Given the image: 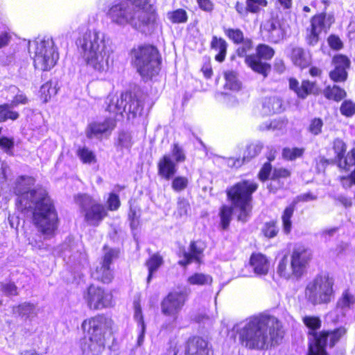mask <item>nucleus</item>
<instances>
[{
  "mask_svg": "<svg viewBox=\"0 0 355 355\" xmlns=\"http://www.w3.org/2000/svg\"><path fill=\"white\" fill-rule=\"evenodd\" d=\"M188 179L185 177L178 176L172 181L171 187L177 192L185 189L188 186Z\"/></svg>",
  "mask_w": 355,
  "mask_h": 355,
  "instance_id": "nucleus-52",
  "label": "nucleus"
},
{
  "mask_svg": "<svg viewBox=\"0 0 355 355\" xmlns=\"http://www.w3.org/2000/svg\"><path fill=\"white\" fill-rule=\"evenodd\" d=\"M163 263L162 257L158 254H153L146 261V266L148 269V276L147 283L148 284L152 278L153 273L155 272Z\"/></svg>",
  "mask_w": 355,
  "mask_h": 355,
  "instance_id": "nucleus-33",
  "label": "nucleus"
},
{
  "mask_svg": "<svg viewBox=\"0 0 355 355\" xmlns=\"http://www.w3.org/2000/svg\"><path fill=\"white\" fill-rule=\"evenodd\" d=\"M123 93L119 98L114 96H109L107 98L108 105L106 110L114 114H122L125 110L123 102Z\"/></svg>",
  "mask_w": 355,
  "mask_h": 355,
  "instance_id": "nucleus-31",
  "label": "nucleus"
},
{
  "mask_svg": "<svg viewBox=\"0 0 355 355\" xmlns=\"http://www.w3.org/2000/svg\"><path fill=\"white\" fill-rule=\"evenodd\" d=\"M257 189V184L254 181L244 180L240 182L227 191V196L234 208H238L240 213L238 220L246 222L251 211L250 202L252 194Z\"/></svg>",
  "mask_w": 355,
  "mask_h": 355,
  "instance_id": "nucleus-8",
  "label": "nucleus"
},
{
  "mask_svg": "<svg viewBox=\"0 0 355 355\" xmlns=\"http://www.w3.org/2000/svg\"><path fill=\"white\" fill-rule=\"evenodd\" d=\"M242 46L237 49V53L239 57H246V53L252 48V42L250 39L243 38L241 42Z\"/></svg>",
  "mask_w": 355,
  "mask_h": 355,
  "instance_id": "nucleus-58",
  "label": "nucleus"
},
{
  "mask_svg": "<svg viewBox=\"0 0 355 355\" xmlns=\"http://www.w3.org/2000/svg\"><path fill=\"white\" fill-rule=\"evenodd\" d=\"M304 149L302 148H285L283 150L282 155L284 158L288 160H294L302 156Z\"/></svg>",
  "mask_w": 355,
  "mask_h": 355,
  "instance_id": "nucleus-45",
  "label": "nucleus"
},
{
  "mask_svg": "<svg viewBox=\"0 0 355 355\" xmlns=\"http://www.w3.org/2000/svg\"><path fill=\"white\" fill-rule=\"evenodd\" d=\"M324 96L329 99L334 100L335 101H340L343 99L347 94L343 89H341L340 87L334 85L332 87L327 86L323 92Z\"/></svg>",
  "mask_w": 355,
  "mask_h": 355,
  "instance_id": "nucleus-32",
  "label": "nucleus"
},
{
  "mask_svg": "<svg viewBox=\"0 0 355 355\" xmlns=\"http://www.w3.org/2000/svg\"><path fill=\"white\" fill-rule=\"evenodd\" d=\"M263 113L270 115L281 112L282 109V101L277 96L266 97L263 101Z\"/></svg>",
  "mask_w": 355,
  "mask_h": 355,
  "instance_id": "nucleus-29",
  "label": "nucleus"
},
{
  "mask_svg": "<svg viewBox=\"0 0 355 355\" xmlns=\"http://www.w3.org/2000/svg\"><path fill=\"white\" fill-rule=\"evenodd\" d=\"M334 150L336 153V158L338 161H339L344 157V155L346 152V144L343 140L336 139L334 141Z\"/></svg>",
  "mask_w": 355,
  "mask_h": 355,
  "instance_id": "nucleus-53",
  "label": "nucleus"
},
{
  "mask_svg": "<svg viewBox=\"0 0 355 355\" xmlns=\"http://www.w3.org/2000/svg\"><path fill=\"white\" fill-rule=\"evenodd\" d=\"M355 304V297L348 290L344 291L337 302V306L342 309H350Z\"/></svg>",
  "mask_w": 355,
  "mask_h": 355,
  "instance_id": "nucleus-38",
  "label": "nucleus"
},
{
  "mask_svg": "<svg viewBox=\"0 0 355 355\" xmlns=\"http://www.w3.org/2000/svg\"><path fill=\"white\" fill-rule=\"evenodd\" d=\"M266 0H246L248 9L250 12L257 13L261 8L267 6Z\"/></svg>",
  "mask_w": 355,
  "mask_h": 355,
  "instance_id": "nucleus-48",
  "label": "nucleus"
},
{
  "mask_svg": "<svg viewBox=\"0 0 355 355\" xmlns=\"http://www.w3.org/2000/svg\"><path fill=\"white\" fill-rule=\"evenodd\" d=\"M85 299L90 309L101 310L111 306L112 296L103 288L91 285L87 288Z\"/></svg>",
  "mask_w": 355,
  "mask_h": 355,
  "instance_id": "nucleus-15",
  "label": "nucleus"
},
{
  "mask_svg": "<svg viewBox=\"0 0 355 355\" xmlns=\"http://www.w3.org/2000/svg\"><path fill=\"white\" fill-rule=\"evenodd\" d=\"M181 349V346L175 341H171L169 347L163 355H180L179 352Z\"/></svg>",
  "mask_w": 355,
  "mask_h": 355,
  "instance_id": "nucleus-63",
  "label": "nucleus"
},
{
  "mask_svg": "<svg viewBox=\"0 0 355 355\" xmlns=\"http://www.w3.org/2000/svg\"><path fill=\"white\" fill-rule=\"evenodd\" d=\"M12 313L14 317L20 318L24 321H31L37 315L36 306L27 302L13 306Z\"/></svg>",
  "mask_w": 355,
  "mask_h": 355,
  "instance_id": "nucleus-23",
  "label": "nucleus"
},
{
  "mask_svg": "<svg viewBox=\"0 0 355 355\" xmlns=\"http://www.w3.org/2000/svg\"><path fill=\"white\" fill-rule=\"evenodd\" d=\"M334 69L329 72L330 78L334 82H344L347 78V69L349 67L350 60L347 57L338 55L333 58Z\"/></svg>",
  "mask_w": 355,
  "mask_h": 355,
  "instance_id": "nucleus-20",
  "label": "nucleus"
},
{
  "mask_svg": "<svg viewBox=\"0 0 355 355\" xmlns=\"http://www.w3.org/2000/svg\"><path fill=\"white\" fill-rule=\"evenodd\" d=\"M126 1L130 3L136 9L146 10L151 12L156 17V13L152 6L149 3V0H127Z\"/></svg>",
  "mask_w": 355,
  "mask_h": 355,
  "instance_id": "nucleus-50",
  "label": "nucleus"
},
{
  "mask_svg": "<svg viewBox=\"0 0 355 355\" xmlns=\"http://www.w3.org/2000/svg\"><path fill=\"white\" fill-rule=\"evenodd\" d=\"M75 203L84 214L85 220L90 225L98 226L107 216L105 205L98 203L86 193H78L74 196Z\"/></svg>",
  "mask_w": 355,
  "mask_h": 355,
  "instance_id": "nucleus-10",
  "label": "nucleus"
},
{
  "mask_svg": "<svg viewBox=\"0 0 355 355\" xmlns=\"http://www.w3.org/2000/svg\"><path fill=\"white\" fill-rule=\"evenodd\" d=\"M15 146L13 137H0V148L6 153L10 152Z\"/></svg>",
  "mask_w": 355,
  "mask_h": 355,
  "instance_id": "nucleus-54",
  "label": "nucleus"
},
{
  "mask_svg": "<svg viewBox=\"0 0 355 355\" xmlns=\"http://www.w3.org/2000/svg\"><path fill=\"white\" fill-rule=\"evenodd\" d=\"M256 54L245 57V62L254 72L266 78L270 71L271 66L268 63L262 62L261 59L270 60L274 54V49L266 44H259L256 49Z\"/></svg>",
  "mask_w": 355,
  "mask_h": 355,
  "instance_id": "nucleus-11",
  "label": "nucleus"
},
{
  "mask_svg": "<svg viewBox=\"0 0 355 355\" xmlns=\"http://www.w3.org/2000/svg\"><path fill=\"white\" fill-rule=\"evenodd\" d=\"M123 102L125 106V112L128 114V118H135L137 116H140L144 108V98L142 95L123 93Z\"/></svg>",
  "mask_w": 355,
  "mask_h": 355,
  "instance_id": "nucleus-21",
  "label": "nucleus"
},
{
  "mask_svg": "<svg viewBox=\"0 0 355 355\" xmlns=\"http://www.w3.org/2000/svg\"><path fill=\"white\" fill-rule=\"evenodd\" d=\"M206 248L205 243L200 240L191 241L188 251L183 252L184 258L178 261L180 266H186L195 261L200 263Z\"/></svg>",
  "mask_w": 355,
  "mask_h": 355,
  "instance_id": "nucleus-19",
  "label": "nucleus"
},
{
  "mask_svg": "<svg viewBox=\"0 0 355 355\" xmlns=\"http://www.w3.org/2000/svg\"><path fill=\"white\" fill-rule=\"evenodd\" d=\"M190 209L189 202L184 199H180L178 202L177 214L180 217L187 216Z\"/></svg>",
  "mask_w": 355,
  "mask_h": 355,
  "instance_id": "nucleus-60",
  "label": "nucleus"
},
{
  "mask_svg": "<svg viewBox=\"0 0 355 355\" xmlns=\"http://www.w3.org/2000/svg\"><path fill=\"white\" fill-rule=\"evenodd\" d=\"M312 258L311 250L304 246L294 248L291 254V268L294 277H300Z\"/></svg>",
  "mask_w": 355,
  "mask_h": 355,
  "instance_id": "nucleus-16",
  "label": "nucleus"
},
{
  "mask_svg": "<svg viewBox=\"0 0 355 355\" xmlns=\"http://www.w3.org/2000/svg\"><path fill=\"white\" fill-rule=\"evenodd\" d=\"M294 209V205H291L284 209L282 216L283 231L286 234H288L291 231L292 222L291 219L293 215Z\"/></svg>",
  "mask_w": 355,
  "mask_h": 355,
  "instance_id": "nucleus-35",
  "label": "nucleus"
},
{
  "mask_svg": "<svg viewBox=\"0 0 355 355\" xmlns=\"http://www.w3.org/2000/svg\"><path fill=\"white\" fill-rule=\"evenodd\" d=\"M28 103V98L21 92H19L13 98L11 103H10L14 107H17L19 105H26Z\"/></svg>",
  "mask_w": 355,
  "mask_h": 355,
  "instance_id": "nucleus-62",
  "label": "nucleus"
},
{
  "mask_svg": "<svg viewBox=\"0 0 355 355\" xmlns=\"http://www.w3.org/2000/svg\"><path fill=\"white\" fill-rule=\"evenodd\" d=\"M261 27L266 40L270 42L278 43L286 37V26L276 19L266 21Z\"/></svg>",
  "mask_w": 355,
  "mask_h": 355,
  "instance_id": "nucleus-18",
  "label": "nucleus"
},
{
  "mask_svg": "<svg viewBox=\"0 0 355 355\" xmlns=\"http://www.w3.org/2000/svg\"><path fill=\"white\" fill-rule=\"evenodd\" d=\"M291 59L295 66L301 69L308 67L312 62L310 52L300 46L292 49Z\"/></svg>",
  "mask_w": 355,
  "mask_h": 355,
  "instance_id": "nucleus-25",
  "label": "nucleus"
},
{
  "mask_svg": "<svg viewBox=\"0 0 355 355\" xmlns=\"http://www.w3.org/2000/svg\"><path fill=\"white\" fill-rule=\"evenodd\" d=\"M104 254L99 266L92 272V277L104 284L110 283L114 278L113 270L110 265L112 261L118 258L119 251L116 249L110 248L106 245L103 248Z\"/></svg>",
  "mask_w": 355,
  "mask_h": 355,
  "instance_id": "nucleus-13",
  "label": "nucleus"
},
{
  "mask_svg": "<svg viewBox=\"0 0 355 355\" xmlns=\"http://www.w3.org/2000/svg\"><path fill=\"white\" fill-rule=\"evenodd\" d=\"M263 145L260 141L251 143L247 146L243 156V160L250 159L258 155L263 149Z\"/></svg>",
  "mask_w": 355,
  "mask_h": 355,
  "instance_id": "nucleus-42",
  "label": "nucleus"
},
{
  "mask_svg": "<svg viewBox=\"0 0 355 355\" xmlns=\"http://www.w3.org/2000/svg\"><path fill=\"white\" fill-rule=\"evenodd\" d=\"M227 44L226 41L221 38L213 36L211 42V48L217 51L218 53L215 56L216 60L223 62L226 56Z\"/></svg>",
  "mask_w": 355,
  "mask_h": 355,
  "instance_id": "nucleus-30",
  "label": "nucleus"
},
{
  "mask_svg": "<svg viewBox=\"0 0 355 355\" xmlns=\"http://www.w3.org/2000/svg\"><path fill=\"white\" fill-rule=\"evenodd\" d=\"M232 209L227 206H223L220 211V221H221V226L223 230H226L230 225V223L232 219Z\"/></svg>",
  "mask_w": 355,
  "mask_h": 355,
  "instance_id": "nucleus-44",
  "label": "nucleus"
},
{
  "mask_svg": "<svg viewBox=\"0 0 355 355\" xmlns=\"http://www.w3.org/2000/svg\"><path fill=\"white\" fill-rule=\"evenodd\" d=\"M132 62L141 76L153 77L160 70L161 60L157 49L151 45L140 46L131 51Z\"/></svg>",
  "mask_w": 355,
  "mask_h": 355,
  "instance_id": "nucleus-7",
  "label": "nucleus"
},
{
  "mask_svg": "<svg viewBox=\"0 0 355 355\" xmlns=\"http://www.w3.org/2000/svg\"><path fill=\"white\" fill-rule=\"evenodd\" d=\"M250 265L257 275H265L269 269V261L266 257L261 253H254L251 255Z\"/></svg>",
  "mask_w": 355,
  "mask_h": 355,
  "instance_id": "nucleus-27",
  "label": "nucleus"
},
{
  "mask_svg": "<svg viewBox=\"0 0 355 355\" xmlns=\"http://www.w3.org/2000/svg\"><path fill=\"white\" fill-rule=\"evenodd\" d=\"M134 318L137 322L138 327H142V324L145 325L141 308L139 300L134 301Z\"/></svg>",
  "mask_w": 355,
  "mask_h": 355,
  "instance_id": "nucleus-57",
  "label": "nucleus"
},
{
  "mask_svg": "<svg viewBox=\"0 0 355 355\" xmlns=\"http://www.w3.org/2000/svg\"><path fill=\"white\" fill-rule=\"evenodd\" d=\"M115 126L114 121L110 118L102 122H94L89 124L87 135L88 137H98L107 132H110Z\"/></svg>",
  "mask_w": 355,
  "mask_h": 355,
  "instance_id": "nucleus-26",
  "label": "nucleus"
},
{
  "mask_svg": "<svg viewBox=\"0 0 355 355\" xmlns=\"http://www.w3.org/2000/svg\"><path fill=\"white\" fill-rule=\"evenodd\" d=\"M225 87L227 89L238 91L241 88V82L238 80L236 73L233 71L225 72Z\"/></svg>",
  "mask_w": 355,
  "mask_h": 355,
  "instance_id": "nucleus-37",
  "label": "nucleus"
},
{
  "mask_svg": "<svg viewBox=\"0 0 355 355\" xmlns=\"http://www.w3.org/2000/svg\"><path fill=\"white\" fill-rule=\"evenodd\" d=\"M172 155L177 163L184 162L186 159L182 148L178 144H174L172 148Z\"/></svg>",
  "mask_w": 355,
  "mask_h": 355,
  "instance_id": "nucleus-61",
  "label": "nucleus"
},
{
  "mask_svg": "<svg viewBox=\"0 0 355 355\" xmlns=\"http://www.w3.org/2000/svg\"><path fill=\"white\" fill-rule=\"evenodd\" d=\"M187 295L186 291H173L168 293L162 303L163 313L173 316V320H175L177 313L183 307Z\"/></svg>",
  "mask_w": 355,
  "mask_h": 355,
  "instance_id": "nucleus-17",
  "label": "nucleus"
},
{
  "mask_svg": "<svg viewBox=\"0 0 355 355\" xmlns=\"http://www.w3.org/2000/svg\"><path fill=\"white\" fill-rule=\"evenodd\" d=\"M334 280L328 275H318L307 283L304 289L306 302L313 306L327 305L335 298Z\"/></svg>",
  "mask_w": 355,
  "mask_h": 355,
  "instance_id": "nucleus-6",
  "label": "nucleus"
},
{
  "mask_svg": "<svg viewBox=\"0 0 355 355\" xmlns=\"http://www.w3.org/2000/svg\"><path fill=\"white\" fill-rule=\"evenodd\" d=\"M238 334L241 345L250 349H268L278 344L283 337L280 322L263 314L248 318Z\"/></svg>",
  "mask_w": 355,
  "mask_h": 355,
  "instance_id": "nucleus-2",
  "label": "nucleus"
},
{
  "mask_svg": "<svg viewBox=\"0 0 355 355\" xmlns=\"http://www.w3.org/2000/svg\"><path fill=\"white\" fill-rule=\"evenodd\" d=\"M224 33L235 44H240L243 41V33L239 28H225Z\"/></svg>",
  "mask_w": 355,
  "mask_h": 355,
  "instance_id": "nucleus-43",
  "label": "nucleus"
},
{
  "mask_svg": "<svg viewBox=\"0 0 355 355\" xmlns=\"http://www.w3.org/2000/svg\"><path fill=\"white\" fill-rule=\"evenodd\" d=\"M340 111L343 116L352 117L355 114V103L350 100H345L342 103Z\"/></svg>",
  "mask_w": 355,
  "mask_h": 355,
  "instance_id": "nucleus-46",
  "label": "nucleus"
},
{
  "mask_svg": "<svg viewBox=\"0 0 355 355\" xmlns=\"http://www.w3.org/2000/svg\"><path fill=\"white\" fill-rule=\"evenodd\" d=\"M77 45L88 66L98 72L108 69L113 49L105 33L96 28L87 29L78 38Z\"/></svg>",
  "mask_w": 355,
  "mask_h": 355,
  "instance_id": "nucleus-3",
  "label": "nucleus"
},
{
  "mask_svg": "<svg viewBox=\"0 0 355 355\" xmlns=\"http://www.w3.org/2000/svg\"><path fill=\"white\" fill-rule=\"evenodd\" d=\"M302 320L312 331L321 327V320L318 316L306 315ZM345 334L346 329L342 327L333 331H322L319 334L310 332L313 337V342L309 345V355H327L325 349L327 345L329 343L330 347H334Z\"/></svg>",
  "mask_w": 355,
  "mask_h": 355,
  "instance_id": "nucleus-5",
  "label": "nucleus"
},
{
  "mask_svg": "<svg viewBox=\"0 0 355 355\" xmlns=\"http://www.w3.org/2000/svg\"><path fill=\"white\" fill-rule=\"evenodd\" d=\"M113 320L104 315H97L84 320L82 327L88 336L105 338V334L112 329Z\"/></svg>",
  "mask_w": 355,
  "mask_h": 355,
  "instance_id": "nucleus-14",
  "label": "nucleus"
},
{
  "mask_svg": "<svg viewBox=\"0 0 355 355\" xmlns=\"http://www.w3.org/2000/svg\"><path fill=\"white\" fill-rule=\"evenodd\" d=\"M105 338L88 336V340L82 344L84 353L91 355H98L105 349Z\"/></svg>",
  "mask_w": 355,
  "mask_h": 355,
  "instance_id": "nucleus-28",
  "label": "nucleus"
},
{
  "mask_svg": "<svg viewBox=\"0 0 355 355\" xmlns=\"http://www.w3.org/2000/svg\"><path fill=\"white\" fill-rule=\"evenodd\" d=\"M340 181L344 189L351 188L353 184H355V170H353L347 176L340 177Z\"/></svg>",
  "mask_w": 355,
  "mask_h": 355,
  "instance_id": "nucleus-59",
  "label": "nucleus"
},
{
  "mask_svg": "<svg viewBox=\"0 0 355 355\" xmlns=\"http://www.w3.org/2000/svg\"><path fill=\"white\" fill-rule=\"evenodd\" d=\"M110 22L119 27L128 25L142 33H150L155 28V17L150 11L136 9L125 0L114 2L106 12Z\"/></svg>",
  "mask_w": 355,
  "mask_h": 355,
  "instance_id": "nucleus-4",
  "label": "nucleus"
},
{
  "mask_svg": "<svg viewBox=\"0 0 355 355\" xmlns=\"http://www.w3.org/2000/svg\"><path fill=\"white\" fill-rule=\"evenodd\" d=\"M118 144L123 148H130L132 145L131 135L127 132L120 133L118 138Z\"/></svg>",
  "mask_w": 355,
  "mask_h": 355,
  "instance_id": "nucleus-55",
  "label": "nucleus"
},
{
  "mask_svg": "<svg viewBox=\"0 0 355 355\" xmlns=\"http://www.w3.org/2000/svg\"><path fill=\"white\" fill-rule=\"evenodd\" d=\"M212 281V277L210 275L200 272H196L187 279V282L189 284L197 286L210 285Z\"/></svg>",
  "mask_w": 355,
  "mask_h": 355,
  "instance_id": "nucleus-34",
  "label": "nucleus"
},
{
  "mask_svg": "<svg viewBox=\"0 0 355 355\" xmlns=\"http://www.w3.org/2000/svg\"><path fill=\"white\" fill-rule=\"evenodd\" d=\"M35 180L29 176H21L16 182L14 192L17 196L16 205L21 211H30L33 221L44 239H51L58 228V214L46 190L31 189Z\"/></svg>",
  "mask_w": 355,
  "mask_h": 355,
  "instance_id": "nucleus-1",
  "label": "nucleus"
},
{
  "mask_svg": "<svg viewBox=\"0 0 355 355\" xmlns=\"http://www.w3.org/2000/svg\"><path fill=\"white\" fill-rule=\"evenodd\" d=\"M211 347L201 337H193L187 341L186 355H212Z\"/></svg>",
  "mask_w": 355,
  "mask_h": 355,
  "instance_id": "nucleus-22",
  "label": "nucleus"
},
{
  "mask_svg": "<svg viewBox=\"0 0 355 355\" xmlns=\"http://www.w3.org/2000/svg\"><path fill=\"white\" fill-rule=\"evenodd\" d=\"M158 174L162 178L169 180L177 172V166L169 155H164L157 163Z\"/></svg>",
  "mask_w": 355,
  "mask_h": 355,
  "instance_id": "nucleus-24",
  "label": "nucleus"
},
{
  "mask_svg": "<svg viewBox=\"0 0 355 355\" xmlns=\"http://www.w3.org/2000/svg\"><path fill=\"white\" fill-rule=\"evenodd\" d=\"M322 125L323 122L322 119L315 118L311 121L309 127V131L314 135H318L321 132Z\"/></svg>",
  "mask_w": 355,
  "mask_h": 355,
  "instance_id": "nucleus-56",
  "label": "nucleus"
},
{
  "mask_svg": "<svg viewBox=\"0 0 355 355\" xmlns=\"http://www.w3.org/2000/svg\"><path fill=\"white\" fill-rule=\"evenodd\" d=\"M167 17L173 24L185 23L188 19L187 12L181 8L168 12Z\"/></svg>",
  "mask_w": 355,
  "mask_h": 355,
  "instance_id": "nucleus-39",
  "label": "nucleus"
},
{
  "mask_svg": "<svg viewBox=\"0 0 355 355\" xmlns=\"http://www.w3.org/2000/svg\"><path fill=\"white\" fill-rule=\"evenodd\" d=\"M31 49H33L34 66L36 69L42 71H49L53 68L59 58V54L54 46L52 38L46 37L42 39H37L32 45Z\"/></svg>",
  "mask_w": 355,
  "mask_h": 355,
  "instance_id": "nucleus-9",
  "label": "nucleus"
},
{
  "mask_svg": "<svg viewBox=\"0 0 355 355\" xmlns=\"http://www.w3.org/2000/svg\"><path fill=\"white\" fill-rule=\"evenodd\" d=\"M17 286L12 282L0 284V291L6 296H16L18 295Z\"/></svg>",
  "mask_w": 355,
  "mask_h": 355,
  "instance_id": "nucleus-49",
  "label": "nucleus"
},
{
  "mask_svg": "<svg viewBox=\"0 0 355 355\" xmlns=\"http://www.w3.org/2000/svg\"><path fill=\"white\" fill-rule=\"evenodd\" d=\"M277 272L281 277L286 279H289L292 275H293V271L291 272L290 270L287 268V259L286 256H284L279 262Z\"/></svg>",
  "mask_w": 355,
  "mask_h": 355,
  "instance_id": "nucleus-51",
  "label": "nucleus"
},
{
  "mask_svg": "<svg viewBox=\"0 0 355 355\" xmlns=\"http://www.w3.org/2000/svg\"><path fill=\"white\" fill-rule=\"evenodd\" d=\"M77 155L84 164H91L96 162L94 153L86 147L80 148Z\"/></svg>",
  "mask_w": 355,
  "mask_h": 355,
  "instance_id": "nucleus-41",
  "label": "nucleus"
},
{
  "mask_svg": "<svg viewBox=\"0 0 355 355\" xmlns=\"http://www.w3.org/2000/svg\"><path fill=\"white\" fill-rule=\"evenodd\" d=\"M262 232L264 236L268 238H273L276 236L279 232V228L277 225V223L275 221L266 223L262 228Z\"/></svg>",
  "mask_w": 355,
  "mask_h": 355,
  "instance_id": "nucleus-47",
  "label": "nucleus"
},
{
  "mask_svg": "<svg viewBox=\"0 0 355 355\" xmlns=\"http://www.w3.org/2000/svg\"><path fill=\"white\" fill-rule=\"evenodd\" d=\"M334 22L332 15L320 14L313 17L311 19L310 26L306 29L305 41L310 46H315L320 40V35L322 31L329 29Z\"/></svg>",
  "mask_w": 355,
  "mask_h": 355,
  "instance_id": "nucleus-12",
  "label": "nucleus"
},
{
  "mask_svg": "<svg viewBox=\"0 0 355 355\" xmlns=\"http://www.w3.org/2000/svg\"><path fill=\"white\" fill-rule=\"evenodd\" d=\"M318 92L315 83L309 80H303L298 92V97L305 98L310 94H315Z\"/></svg>",
  "mask_w": 355,
  "mask_h": 355,
  "instance_id": "nucleus-40",
  "label": "nucleus"
},
{
  "mask_svg": "<svg viewBox=\"0 0 355 355\" xmlns=\"http://www.w3.org/2000/svg\"><path fill=\"white\" fill-rule=\"evenodd\" d=\"M271 169V164L269 162L265 163L259 173V179L262 181L267 180L270 175Z\"/></svg>",
  "mask_w": 355,
  "mask_h": 355,
  "instance_id": "nucleus-64",
  "label": "nucleus"
},
{
  "mask_svg": "<svg viewBox=\"0 0 355 355\" xmlns=\"http://www.w3.org/2000/svg\"><path fill=\"white\" fill-rule=\"evenodd\" d=\"M13 107L10 103L0 105V116L3 122L8 119L15 121L19 117V114L13 110Z\"/></svg>",
  "mask_w": 355,
  "mask_h": 355,
  "instance_id": "nucleus-36",
  "label": "nucleus"
}]
</instances>
